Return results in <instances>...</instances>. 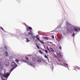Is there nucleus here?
I'll list each match as a JSON object with an SVG mask.
<instances>
[{"mask_svg": "<svg viewBox=\"0 0 80 80\" xmlns=\"http://www.w3.org/2000/svg\"><path fill=\"white\" fill-rule=\"evenodd\" d=\"M66 25L67 28H69L68 30L71 32H78L79 31H80V28H79L75 26H72L70 27V24L68 22H67Z\"/></svg>", "mask_w": 80, "mask_h": 80, "instance_id": "f257e3e1", "label": "nucleus"}, {"mask_svg": "<svg viewBox=\"0 0 80 80\" xmlns=\"http://www.w3.org/2000/svg\"><path fill=\"white\" fill-rule=\"evenodd\" d=\"M5 73V71L4 69H2L0 71V74L1 75L0 76L2 78V80H7L10 74V73H7V74H4Z\"/></svg>", "mask_w": 80, "mask_h": 80, "instance_id": "f03ea898", "label": "nucleus"}, {"mask_svg": "<svg viewBox=\"0 0 80 80\" xmlns=\"http://www.w3.org/2000/svg\"><path fill=\"white\" fill-rule=\"evenodd\" d=\"M11 67H13L10 70V72H12V71H13L15 68L17 67V64L14 62H12L10 64Z\"/></svg>", "mask_w": 80, "mask_h": 80, "instance_id": "7ed1b4c3", "label": "nucleus"}, {"mask_svg": "<svg viewBox=\"0 0 80 80\" xmlns=\"http://www.w3.org/2000/svg\"><path fill=\"white\" fill-rule=\"evenodd\" d=\"M24 62H25V63H28V65H30L31 66H32V67H35V65H34V64L33 63H31L30 62L28 61H24Z\"/></svg>", "mask_w": 80, "mask_h": 80, "instance_id": "20e7f679", "label": "nucleus"}, {"mask_svg": "<svg viewBox=\"0 0 80 80\" xmlns=\"http://www.w3.org/2000/svg\"><path fill=\"white\" fill-rule=\"evenodd\" d=\"M4 64L6 67H8L10 65V62L8 61H7L4 62Z\"/></svg>", "mask_w": 80, "mask_h": 80, "instance_id": "39448f33", "label": "nucleus"}, {"mask_svg": "<svg viewBox=\"0 0 80 80\" xmlns=\"http://www.w3.org/2000/svg\"><path fill=\"white\" fill-rule=\"evenodd\" d=\"M29 29L31 32H29V35H31V36L33 35V34L32 33V28L31 27H29Z\"/></svg>", "mask_w": 80, "mask_h": 80, "instance_id": "423d86ee", "label": "nucleus"}, {"mask_svg": "<svg viewBox=\"0 0 80 80\" xmlns=\"http://www.w3.org/2000/svg\"><path fill=\"white\" fill-rule=\"evenodd\" d=\"M35 38L38 40V41H39L40 42H41V43H45V42H43L42 41H41L40 40V37H38V38H37V37H35Z\"/></svg>", "mask_w": 80, "mask_h": 80, "instance_id": "0eeeda50", "label": "nucleus"}, {"mask_svg": "<svg viewBox=\"0 0 80 80\" xmlns=\"http://www.w3.org/2000/svg\"><path fill=\"white\" fill-rule=\"evenodd\" d=\"M57 55H58V56H59V57H63V55H61V53L60 52H57Z\"/></svg>", "mask_w": 80, "mask_h": 80, "instance_id": "6e6552de", "label": "nucleus"}, {"mask_svg": "<svg viewBox=\"0 0 80 80\" xmlns=\"http://www.w3.org/2000/svg\"><path fill=\"white\" fill-rule=\"evenodd\" d=\"M2 62L0 63V69L1 70L3 68V64H2Z\"/></svg>", "mask_w": 80, "mask_h": 80, "instance_id": "1a4fd4ad", "label": "nucleus"}, {"mask_svg": "<svg viewBox=\"0 0 80 80\" xmlns=\"http://www.w3.org/2000/svg\"><path fill=\"white\" fill-rule=\"evenodd\" d=\"M42 38L43 39H45L46 40H48V39H50V38H48L45 37H44Z\"/></svg>", "mask_w": 80, "mask_h": 80, "instance_id": "9d476101", "label": "nucleus"}, {"mask_svg": "<svg viewBox=\"0 0 80 80\" xmlns=\"http://www.w3.org/2000/svg\"><path fill=\"white\" fill-rule=\"evenodd\" d=\"M36 61L38 63H41V60L40 59H37Z\"/></svg>", "mask_w": 80, "mask_h": 80, "instance_id": "9b49d317", "label": "nucleus"}, {"mask_svg": "<svg viewBox=\"0 0 80 80\" xmlns=\"http://www.w3.org/2000/svg\"><path fill=\"white\" fill-rule=\"evenodd\" d=\"M63 38V36L61 35L60 38H59V41H62V39Z\"/></svg>", "mask_w": 80, "mask_h": 80, "instance_id": "f8f14e48", "label": "nucleus"}, {"mask_svg": "<svg viewBox=\"0 0 80 80\" xmlns=\"http://www.w3.org/2000/svg\"><path fill=\"white\" fill-rule=\"evenodd\" d=\"M39 53H41L42 54V55H43V54H44L43 52H42V51H41V50H39Z\"/></svg>", "mask_w": 80, "mask_h": 80, "instance_id": "ddd939ff", "label": "nucleus"}, {"mask_svg": "<svg viewBox=\"0 0 80 80\" xmlns=\"http://www.w3.org/2000/svg\"><path fill=\"white\" fill-rule=\"evenodd\" d=\"M26 38V42H30V41L28 39V38Z\"/></svg>", "mask_w": 80, "mask_h": 80, "instance_id": "4468645a", "label": "nucleus"}, {"mask_svg": "<svg viewBox=\"0 0 80 80\" xmlns=\"http://www.w3.org/2000/svg\"><path fill=\"white\" fill-rule=\"evenodd\" d=\"M5 54L7 56H8V55H9V54H8V52H5Z\"/></svg>", "mask_w": 80, "mask_h": 80, "instance_id": "2eb2a0df", "label": "nucleus"}, {"mask_svg": "<svg viewBox=\"0 0 80 80\" xmlns=\"http://www.w3.org/2000/svg\"><path fill=\"white\" fill-rule=\"evenodd\" d=\"M31 39H33V40H35V37L33 36V35L31 36Z\"/></svg>", "mask_w": 80, "mask_h": 80, "instance_id": "dca6fc26", "label": "nucleus"}, {"mask_svg": "<svg viewBox=\"0 0 80 80\" xmlns=\"http://www.w3.org/2000/svg\"><path fill=\"white\" fill-rule=\"evenodd\" d=\"M50 51H51V52H54V50L52 48H50Z\"/></svg>", "mask_w": 80, "mask_h": 80, "instance_id": "f3484780", "label": "nucleus"}, {"mask_svg": "<svg viewBox=\"0 0 80 80\" xmlns=\"http://www.w3.org/2000/svg\"><path fill=\"white\" fill-rule=\"evenodd\" d=\"M32 60L34 61V62H35V61L36 60V59L35 58H33L32 57Z\"/></svg>", "mask_w": 80, "mask_h": 80, "instance_id": "a211bd4d", "label": "nucleus"}, {"mask_svg": "<svg viewBox=\"0 0 80 80\" xmlns=\"http://www.w3.org/2000/svg\"><path fill=\"white\" fill-rule=\"evenodd\" d=\"M57 58L59 61H61V58H60L58 57Z\"/></svg>", "mask_w": 80, "mask_h": 80, "instance_id": "6ab92c4d", "label": "nucleus"}, {"mask_svg": "<svg viewBox=\"0 0 80 80\" xmlns=\"http://www.w3.org/2000/svg\"><path fill=\"white\" fill-rule=\"evenodd\" d=\"M15 61L17 63H18V64H19V63H18V62H19V61L17 59H16L15 60Z\"/></svg>", "mask_w": 80, "mask_h": 80, "instance_id": "aec40b11", "label": "nucleus"}, {"mask_svg": "<svg viewBox=\"0 0 80 80\" xmlns=\"http://www.w3.org/2000/svg\"><path fill=\"white\" fill-rule=\"evenodd\" d=\"M44 57H45V58H47L48 60H49V59H48V58L47 57V55H45L44 56Z\"/></svg>", "mask_w": 80, "mask_h": 80, "instance_id": "412c9836", "label": "nucleus"}, {"mask_svg": "<svg viewBox=\"0 0 80 80\" xmlns=\"http://www.w3.org/2000/svg\"><path fill=\"white\" fill-rule=\"evenodd\" d=\"M74 35H75V33H73L72 34V37H74Z\"/></svg>", "mask_w": 80, "mask_h": 80, "instance_id": "4be33fe9", "label": "nucleus"}, {"mask_svg": "<svg viewBox=\"0 0 80 80\" xmlns=\"http://www.w3.org/2000/svg\"><path fill=\"white\" fill-rule=\"evenodd\" d=\"M37 48H38V49H40V47H39V46H38V45H37Z\"/></svg>", "mask_w": 80, "mask_h": 80, "instance_id": "5701e85b", "label": "nucleus"}, {"mask_svg": "<svg viewBox=\"0 0 80 80\" xmlns=\"http://www.w3.org/2000/svg\"><path fill=\"white\" fill-rule=\"evenodd\" d=\"M54 56H55V57H56V58H58V57L57 56V55H55Z\"/></svg>", "mask_w": 80, "mask_h": 80, "instance_id": "b1692460", "label": "nucleus"}, {"mask_svg": "<svg viewBox=\"0 0 80 80\" xmlns=\"http://www.w3.org/2000/svg\"><path fill=\"white\" fill-rule=\"evenodd\" d=\"M59 49L60 50H62V46H59Z\"/></svg>", "mask_w": 80, "mask_h": 80, "instance_id": "393cba45", "label": "nucleus"}, {"mask_svg": "<svg viewBox=\"0 0 80 80\" xmlns=\"http://www.w3.org/2000/svg\"><path fill=\"white\" fill-rule=\"evenodd\" d=\"M45 52H46V53H48V51H47V50H45Z\"/></svg>", "mask_w": 80, "mask_h": 80, "instance_id": "a878e982", "label": "nucleus"}, {"mask_svg": "<svg viewBox=\"0 0 80 80\" xmlns=\"http://www.w3.org/2000/svg\"><path fill=\"white\" fill-rule=\"evenodd\" d=\"M26 59L27 60H28V57H26Z\"/></svg>", "mask_w": 80, "mask_h": 80, "instance_id": "bb28decb", "label": "nucleus"}, {"mask_svg": "<svg viewBox=\"0 0 80 80\" xmlns=\"http://www.w3.org/2000/svg\"><path fill=\"white\" fill-rule=\"evenodd\" d=\"M28 28H27L26 30L27 31H28Z\"/></svg>", "mask_w": 80, "mask_h": 80, "instance_id": "cd10ccee", "label": "nucleus"}, {"mask_svg": "<svg viewBox=\"0 0 80 80\" xmlns=\"http://www.w3.org/2000/svg\"><path fill=\"white\" fill-rule=\"evenodd\" d=\"M24 34V35H27V32H25Z\"/></svg>", "mask_w": 80, "mask_h": 80, "instance_id": "c85d7f7f", "label": "nucleus"}, {"mask_svg": "<svg viewBox=\"0 0 80 80\" xmlns=\"http://www.w3.org/2000/svg\"><path fill=\"white\" fill-rule=\"evenodd\" d=\"M64 65H67L68 66V64H66L65 63H64Z\"/></svg>", "mask_w": 80, "mask_h": 80, "instance_id": "c756f323", "label": "nucleus"}, {"mask_svg": "<svg viewBox=\"0 0 80 80\" xmlns=\"http://www.w3.org/2000/svg\"><path fill=\"white\" fill-rule=\"evenodd\" d=\"M52 38H54V36H52Z\"/></svg>", "mask_w": 80, "mask_h": 80, "instance_id": "7c9ffc66", "label": "nucleus"}, {"mask_svg": "<svg viewBox=\"0 0 80 80\" xmlns=\"http://www.w3.org/2000/svg\"><path fill=\"white\" fill-rule=\"evenodd\" d=\"M77 69H78V70H80V68H77Z\"/></svg>", "mask_w": 80, "mask_h": 80, "instance_id": "2f4dec72", "label": "nucleus"}, {"mask_svg": "<svg viewBox=\"0 0 80 80\" xmlns=\"http://www.w3.org/2000/svg\"><path fill=\"white\" fill-rule=\"evenodd\" d=\"M1 29H2V30H3V28H2V27H1Z\"/></svg>", "mask_w": 80, "mask_h": 80, "instance_id": "473e14b6", "label": "nucleus"}, {"mask_svg": "<svg viewBox=\"0 0 80 80\" xmlns=\"http://www.w3.org/2000/svg\"><path fill=\"white\" fill-rule=\"evenodd\" d=\"M48 51H49V52H50V50H49V49H48Z\"/></svg>", "mask_w": 80, "mask_h": 80, "instance_id": "72a5a7b5", "label": "nucleus"}, {"mask_svg": "<svg viewBox=\"0 0 80 80\" xmlns=\"http://www.w3.org/2000/svg\"><path fill=\"white\" fill-rule=\"evenodd\" d=\"M38 35H37V36H36V38H38Z\"/></svg>", "mask_w": 80, "mask_h": 80, "instance_id": "f704fd0d", "label": "nucleus"}, {"mask_svg": "<svg viewBox=\"0 0 80 80\" xmlns=\"http://www.w3.org/2000/svg\"><path fill=\"white\" fill-rule=\"evenodd\" d=\"M24 24L26 26V27H27V25H26V24L24 23Z\"/></svg>", "mask_w": 80, "mask_h": 80, "instance_id": "c9c22d12", "label": "nucleus"}, {"mask_svg": "<svg viewBox=\"0 0 80 80\" xmlns=\"http://www.w3.org/2000/svg\"><path fill=\"white\" fill-rule=\"evenodd\" d=\"M43 47H45V45L44 44V45H43Z\"/></svg>", "mask_w": 80, "mask_h": 80, "instance_id": "e433bc0d", "label": "nucleus"}, {"mask_svg": "<svg viewBox=\"0 0 80 80\" xmlns=\"http://www.w3.org/2000/svg\"><path fill=\"white\" fill-rule=\"evenodd\" d=\"M52 69L53 70V67H52Z\"/></svg>", "mask_w": 80, "mask_h": 80, "instance_id": "4c0bfd02", "label": "nucleus"}, {"mask_svg": "<svg viewBox=\"0 0 80 80\" xmlns=\"http://www.w3.org/2000/svg\"><path fill=\"white\" fill-rule=\"evenodd\" d=\"M44 48H45V46L44 47Z\"/></svg>", "mask_w": 80, "mask_h": 80, "instance_id": "58836bf2", "label": "nucleus"}, {"mask_svg": "<svg viewBox=\"0 0 80 80\" xmlns=\"http://www.w3.org/2000/svg\"><path fill=\"white\" fill-rule=\"evenodd\" d=\"M61 65H63L62 64H61Z\"/></svg>", "mask_w": 80, "mask_h": 80, "instance_id": "ea45409f", "label": "nucleus"}, {"mask_svg": "<svg viewBox=\"0 0 80 80\" xmlns=\"http://www.w3.org/2000/svg\"><path fill=\"white\" fill-rule=\"evenodd\" d=\"M36 45H37H37H37V44H36Z\"/></svg>", "mask_w": 80, "mask_h": 80, "instance_id": "a19ab883", "label": "nucleus"}, {"mask_svg": "<svg viewBox=\"0 0 80 80\" xmlns=\"http://www.w3.org/2000/svg\"><path fill=\"white\" fill-rule=\"evenodd\" d=\"M67 67V68H68V69H69V68H68V67Z\"/></svg>", "mask_w": 80, "mask_h": 80, "instance_id": "79ce46f5", "label": "nucleus"}, {"mask_svg": "<svg viewBox=\"0 0 80 80\" xmlns=\"http://www.w3.org/2000/svg\"><path fill=\"white\" fill-rule=\"evenodd\" d=\"M5 48L7 49V48H6V47H5Z\"/></svg>", "mask_w": 80, "mask_h": 80, "instance_id": "37998d69", "label": "nucleus"}]
</instances>
